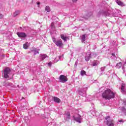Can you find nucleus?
Returning a JSON list of instances; mask_svg holds the SVG:
<instances>
[{"mask_svg": "<svg viewBox=\"0 0 126 126\" xmlns=\"http://www.w3.org/2000/svg\"><path fill=\"white\" fill-rule=\"evenodd\" d=\"M10 74V69L7 67L4 69V75L3 77L4 78H8L9 75Z\"/></svg>", "mask_w": 126, "mask_h": 126, "instance_id": "20e7f679", "label": "nucleus"}, {"mask_svg": "<svg viewBox=\"0 0 126 126\" xmlns=\"http://www.w3.org/2000/svg\"><path fill=\"white\" fill-rule=\"evenodd\" d=\"M123 45H125V42H124V43H123Z\"/></svg>", "mask_w": 126, "mask_h": 126, "instance_id": "c9c22d12", "label": "nucleus"}, {"mask_svg": "<svg viewBox=\"0 0 126 126\" xmlns=\"http://www.w3.org/2000/svg\"><path fill=\"white\" fill-rule=\"evenodd\" d=\"M40 2H38L37 3V4L38 5H40Z\"/></svg>", "mask_w": 126, "mask_h": 126, "instance_id": "72a5a7b5", "label": "nucleus"}, {"mask_svg": "<svg viewBox=\"0 0 126 126\" xmlns=\"http://www.w3.org/2000/svg\"><path fill=\"white\" fill-rule=\"evenodd\" d=\"M19 13V11H16L15 12L13 13V15L14 17L16 16Z\"/></svg>", "mask_w": 126, "mask_h": 126, "instance_id": "5701e85b", "label": "nucleus"}, {"mask_svg": "<svg viewBox=\"0 0 126 126\" xmlns=\"http://www.w3.org/2000/svg\"><path fill=\"white\" fill-rule=\"evenodd\" d=\"M45 10L46 12H50V11H51V8H50L49 6H46L45 7Z\"/></svg>", "mask_w": 126, "mask_h": 126, "instance_id": "412c9836", "label": "nucleus"}, {"mask_svg": "<svg viewBox=\"0 0 126 126\" xmlns=\"http://www.w3.org/2000/svg\"><path fill=\"white\" fill-rule=\"evenodd\" d=\"M125 65V64L124 65V63H122L121 62H120L116 64V68H121V67L123 66L122 68L123 69L124 72H125V68H124Z\"/></svg>", "mask_w": 126, "mask_h": 126, "instance_id": "9d476101", "label": "nucleus"}, {"mask_svg": "<svg viewBox=\"0 0 126 126\" xmlns=\"http://www.w3.org/2000/svg\"><path fill=\"white\" fill-rule=\"evenodd\" d=\"M92 15V12H90L88 15V17H90Z\"/></svg>", "mask_w": 126, "mask_h": 126, "instance_id": "cd10ccee", "label": "nucleus"}, {"mask_svg": "<svg viewBox=\"0 0 126 126\" xmlns=\"http://www.w3.org/2000/svg\"><path fill=\"white\" fill-rule=\"evenodd\" d=\"M116 2L117 3L118 5H121V6H125V4L123 3L122 1L119 0H117Z\"/></svg>", "mask_w": 126, "mask_h": 126, "instance_id": "6ab92c4d", "label": "nucleus"}, {"mask_svg": "<svg viewBox=\"0 0 126 126\" xmlns=\"http://www.w3.org/2000/svg\"><path fill=\"white\" fill-rule=\"evenodd\" d=\"M59 81L62 83H64V82L67 81V78L63 75H61L59 77Z\"/></svg>", "mask_w": 126, "mask_h": 126, "instance_id": "423d86ee", "label": "nucleus"}, {"mask_svg": "<svg viewBox=\"0 0 126 126\" xmlns=\"http://www.w3.org/2000/svg\"><path fill=\"white\" fill-rule=\"evenodd\" d=\"M64 119L66 121H69L70 120V113L69 112H65Z\"/></svg>", "mask_w": 126, "mask_h": 126, "instance_id": "ddd939ff", "label": "nucleus"}, {"mask_svg": "<svg viewBox=\"0 0 126 126\" xmlns=\"http://www.w3.org/2000/svg\"><path fill=\"white\" fill-rule=\"evenodd\" d=\"M104 14L106 15V16H109L110 15V12H104Z\"/></svg>", "mask_w": 126, "mask_h": 126, "instance_id": "393cba45", "label": "nucleus"}, {"mask_svg": "<svg viewBox=\"0 0 126 126\" xmlns=\"http://www.w3.org/2000/svg\"><path fill=\"white\" fill-rule=\"evenodd\" d=\"M17 35L20 38H25V37H26V33L24 32H17Z\"/></svg>", "mask_w": 126, "mask_h": 126, "instance_id": "4468645a", "label": "nucleus"}, {"mask_svg": "<svg viewBox=\"0 0 126 126\" xmlns=\"http://www.w3.org/2000/svg\"><path fill=\"white\" fill-rule=\"evenodd\" d=\"M53 100L56 103H61V99L60 98H58L57 97H54L53 98Z\"/></svg>", "mask_w": 126, "mask_h": 126, "instance_id": "a211bd4d", "label": "nucleus"}, {"mask_svg": "<svg viewBox=\"0 0 126 126\" xmlns=\"http://www.w3.org/2000/svg\"><path fill=\"white\" fill-rule=\"evenodd\" d=\"M123 104L124 105H125V106H126V99H124L123 100Z\"/></svg>", "mask_w": 126, "mask_h": 126, "instance_id": "bb28decb", "label": "nucleus"}, {"mask_svg": "<svg viewBox=\"0 0 126 126\" xmlns=\"http://www.w3.org/2000/svg\"><path fill=\"white\" fill-rule=\"evenodd\" d=\"M62 58H63V56H59L58 57L54 59V62H50L48 63V66H51V65H52L53 63H58V62H59V60H61Z\"/></svg>", "mask_w": 126, "mask_h": 126, "instance_id": "0eeeda50", "label": "nucleus"}, {"mask_svg": "<svg viewBox=\"0 0 126 126\" xmlns=\"http://www.w3.org/2000/svg\"><path fill=\"white\" fill-rule=\"evenodd\" d=\"M49 125H52V123H49Z\"/></svg>", "mask_w": 126, "mask_h": 126, "instance_id": "e433bc0d", "label": "nucleus"}, {"mask_svg": "<svg viewBox=\"0 0 126 126\" xmlns=\"http://www.w3.org/2000/svg\"><path fill=\"white\" fill-rule=\"evenodd\" d=\"M46 58H47V55L40 54L39 55V59H40V61H44V60H45V59H46Z\"/></svg>", "mask_w": 126, "mask_h": 126, "instance_id": "2eb2a0df", "label": "nucleus"}, {"mask_svg": "<svg viewBox=\"0 0 126 126\" xmlns=\"http://www.w3.org/2000/svg\"><path fill=\"white\" fill-rule=\"evenodd\" d=\"M95 55V53H92V54H89L88 55H87L85 57V61L86 62H88L90 60V58H91V56H94V57L95 58L96 57V55Z\"/></svg>", "mask_w": 126, "mask_h": 126, "instance_id": "f8f14e48", "label": "nucleus"}, {"mask_svg": "<svg viewBox=\"0 0 126 126\" xmlns=\"http://www.w3.org/2000/svg\"><path fill=\"white\" fill-rule=\"evenodd\" d=\"M115 93L113 92L111 90L106 89L102 94V96L106 100H110V99L115 98Z\"/></svg>", "mask_w": 126, "mask_h": 126, "instance_id": "f257e3e1", "label": "nucleus"}, {"mask_svg": "<svg viewBox=\"0 0 126 126\" xmlns=\"http://www.w3.org/2000/svg\"><path fill=\"white\" fill-rule=\"evenodd\" d=\"M105 68H106V67H102L101 68V71H104L105 70Z\"/></svg>", "mask_w": 126, "mask_h": 126, "instance_id": "a878e982", "label": "nucleus"}, {"mask_svg": "<svg viewBox=\"0 0 126 126\" xmlns=\"http://www.w3.org/2000/svg\"><path fill=\"white\" fill-rule=\"evenodd\" d=\"M30 46V43L28 42H26L23 45V48L24 49H28V47Z\"/></svg>", "mask_w": 126, "mask_h": 126, "instance_id": "aec40b11", "label": "nucleus"}, {"mask_svg": "<svg viewBox=\"0 0 126 126\" xmlns=\"http://www.w3.org/2000/svg\"><path fill=\"white\" fill-rule=\"evenodd\" d=\"M119 123H122V124H124V121H123V120H119Z\"/></svg>", "mask_w": 126, "mask_h": 126, "instance_id": "c756f323", "label": "nucleus"}, {"mask_svg": "<svg viewBox=\"0 0 126 126\" xmlns=\"http://www.w3.org/2000/svg\"><path fill=\"white\" fill-rule=\"evenodd\" d=\"M112 55L113 57H115V54L114 53H112Z\"/></svg>", "mask_w": 126, "mask_h": 126, "instance_id": "f704fd0d", "label": "nucleus"}, {"mask_svg": "<svg viewBox=\"0 0 126 126\" xmlns=\"http://www.w3.org/2000/svg\"><path fill=\"white\" fill-rule=\"evenodd\" d=\"M122 110L123 111V112H125V111H126V109L125 108V107H123L122 108Z\"/></svg>", "mask_w": 126, "mask_h": 126, "instance_id": "2f4dec72", "label": "nucleus"}, {"mask_svg": "<svg viewBox=\"0 0 126 126\" xmlns=\"http://www.w3.org/2000/svg\"><path fill=\"white\" fill-rule=\"evenodd\" d=\"M105 120H106L107 122L106 124L108 126H114V120L113 119H111L110 117V116H107L105 118Z\"/></svg>", "mask_w": 126, "mask_h": 126, "instance_id": "7ed1b4c3", "label": "nucleus"}, {"mask_svg": "<svg viewBox=\"0 0 126 126\" xmlns=\"http://www.w3.org/2000/svg\"><path fill=\"white\" fill-rule=\"evenodd\" d=\"M99 63H100V62H99V61H94L93 62L92 65H93V66H97V65L98 64H99Z\"/></svg>", "mask_w": 126, "mask_h": 126, "instance_id": "f3484780", "label": "nucleus"}, {"mask_svg": "<svg viewBox=\"0 0 126 126\" xmlns=\"http://www.w3.org/2000/svg\"><path fill=\"white\" fill-rule=\"evenodd\" d=\"M80 74L81 76H84V75H86V71L84 70H82L81 71Z\"/></svg>", "mask_w": 126, "mask_h": 126, "instance_id": "4be33fe9", "label": "nucleus"}, {"mask_svg": "<svg viewBox=\"0 0 126 126\" xmlns=\"http://www.w3.org/2000/svg\"><path fill=\"white\" fill-rule=\"evenodd\" d=\"M52 40L54 44L59 48H63V44L62 39H56L55 37H52Z\"/></svg>", "mask_w": 126, "mask_h": 126, "instance_id": "f03ea898", "label": "nucleus"}, {"mask_svg": "<svg viewBox=\"0 0 126 126\" xmlns=\"http://www.w3.org/2000/svg\"><path fill=\"white\" fill-rule=\"evenodd\" d=\"M73 118L74 121L77 122V123H81V122L82 121V120H83L82 117L79 114H76L75 116H73Z\"/></svg>", "mask_w": 126, "mask_h": 126, "instance_id": "39448f33", "label": "nucleus"}, {"mask_svg": "<svg viewBox=\"0 0 126 126\" xmlns=\"http://www.w3.org/2000/svg\"><path fill=\"white\" fill-rule=\"evenodd\" d=\"M121 92L123 94H126V85L124 83H122L121 85Z\"/></svg>", "mask_w": 126, "mask_h": 126, "instance_id": "9b49d317", "label": "nucleus"}, {"mask_svg": "<svg viewBox=\"0 0 126 126\" xmlns=\"http://www.w3.org/2000/svg\"><path fill=\"white\" fill-rule=\"evenodd\" d=\"M85 35H83L82 36V42H84L85 41Z\"/></svg>", "mask_w": 126, "mask_h": 126, "instance_id": "b1692460", "label": "nucleus"}, {"mask_svg": "<svg viewBox=\"0 0 126 126\" xmlns=\"http://www.w3.org/2000/svg\"><path fill=\"white\" fill-rule=\"evenodd\" d=\"M31 52L32 53H33L34 56L37 55V54H39V50L36 49V48H33L31 50Z\"/></svg>", "mask_w": 126, "mask_h": 126, "instance_id": "dca6fc26", "label": "nucleus"}, {"mask_svg": "<svg viewBox=\"0 0 126 126\" xmlns=\"http://www.w3.org/2000/svg\"><path fill=\"white\" fill-rule=\"evenodd\" d=\"M86 90H87V88H85L83 90H80L79 91V94L81 95V96H85V94L86 93Z\"/></svg>", "mask_w": 126, "mask_h": 126, "instance_id": "1a4fd4ad", "label": "nucleus"}, {"mask_svg": "<svg viewBox=\"0 0 126 126\" xmlns=\"http://www.w3.org/2000/svg\"><path fill=\"white\" fill-rule=\"evenodd\" d=\"M73 2H76L78 0H72Z\"/></svg>", "mask_w": 126, "mask_h": 126, "instance_id": "473e14b6", "label": "nucleus"}, {"mask_svg": "<svg viewBox=\"0 0 126 126\" xmlns=\"http://www.w3.org/2000/svg\"><path fill=\"white\" fill-rule=\"evenodd\" d=\"M61 39H62V40H63L64 42H66L67 40L69 39V36L67 35L66 34H62L61 35Z\"/></svg>", "mask_w": 126, "mask_h": 126, "instance_id": "6e6552de", "label": "nucleus"}, {"mask_svg": "<svg viewBox=\"0 0 126 126\" xmlns=\"http://www.w3.org/2000/svg\"><path fill=\"white\" fill-rule=\"evenodd\" d=\"M17 86H18H18H19V85H18Z\"/></svg>", "mask_w": 126, "mask_h": 126, "instance_id": "4c0bfd02", "label": "nucleus"}, {"mask_svg": "<svg viewBox=\"0 0 126 126\" xmlns=\"http://www.w3.org/2000/svg\"><path fill=\"white\" fill-rule=\"evenodd\" d=\"M52 28H55V26L54 25V23H51V25Z\"/></svg>", "mask_w": 126, "mask_h": 126, "instance_id": "c85d7f7f", "label": "nucleus"}, {"mask_svg": "<svg viewBox=\"0 0 126 126\" xmlns=\"http://www.w3.org/2000/svg\"><path fill=\"white\" fill-rule=\"evenodd\" d=\"M3 18V15H0V19H1V18Z\"/></svg>", "mask_w": 126, "mask_h": 126, "instance_id": "7c9ffc66", "label": "nucleus"}]
</instances>
